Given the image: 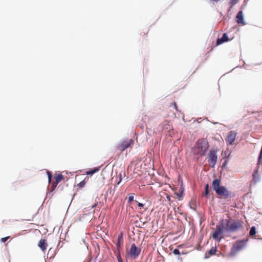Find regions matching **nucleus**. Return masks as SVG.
Returning <instances> with one entry per match:
<instances>
[{
	"instance_id": "obj_36",
	"label": "nucleus",
	"mask_w": 262,
	"mask_h": 262,
	"mask_svg": "<svg viewBox=\"0 0 262 262\" xmlns=\"http://www.w3.org/2000/svg\"><path fill=\"white\" fill-rule=\"evenodd\" d=\"M136 202L138 203V204H137L138 206L140 208H143L144 206V204L140 203V202H138L137 201H136Z\"/></svg>"
},
{
	"instance_id": "obj_33",
	"label": "nucleus",
	"mask_w": 262,
	"mask_h": 262,
	"mask_svg": "<svg viewBox=\"0 0 262 262\" xmlns=\"http://www.w3.org/2000/svg\"><path fill=\"white\" fill-rule=\"evenodd\" d=\"M228 162H229V159H225L224 162H223V163L222 164V167L223 168L226 167Z\"/></svg>"
},
{
	"instance_id": "obj_44",
	"label": "nucleus",
	"mask_w": 262,
	"mask_h": 262,
	"mask_svg": "<svg viewBox=\"0 0 262 262\" xmlns=\"http://www.w3.org/2000/svg\"><path fill=\"white\" fill-rule=\"evenodd\" d=\"M121 180H122V178H120V180H119V182H118V184H119V183L120 182V181H121Z\"/></svg>"
},
{
	"instance_id": "obj_5",
	"label": "nucleus",
	"mask_w": 262,
	"mask_h": 262,
	"mask_svg": "<svg viewBox=\"0 0 262 262\" xmlns=\"http://www.w3.org/2000/svg\"><path fill=\"white\" fill-rule=\"evenodd\" d=\"M207 158L210 167H214L217 161V150L213 149L209 150Z\"/></svg>"
},
{
	"instance_id": "obj_2",
	"label": "nucleus",
	"mask_w": 262,
	"mask_h": 262,
	"mask_svg": "<svg viewBox=\"0 0 262 262\" xmlns=\"http://www.w3.org/2000/svg\"><path fill=\"white\" fill-rule=\"evenodd\" d=\"M212 190L221 199H228L234 198L235 193L228 190V188L221 185V180L220 178H215L212 181Z\"/></svg>"
},
{
	"instance_id": "obj_13",
	"label": "nucleus",
	"mask_w": 262,
	"mask_h": 262,
	"mask_svg": "<svg viewBox=\"0 0 262 262\" xmlns=\"http://www.w3.org/2000/svg\"><path fill=\"white\" fill-rule=\"evenodd\" d=\"M37 245L41 251L44 252L47 249L48 246L47 239L45 238L40 239Z\"/></svg>"
},
{
	"instance_id": "obj_34",
	"label": "nucleus",
	"mask_w": 262,
	"mask_h": 262,
	"mask_svg": "<svg viewBox=\"0 0 262 262\" xmlns=\"http://www.w3.org/2000/svg\"><path fill=\"white\" fill-rule=\"evenodd\" d=\"M10 238V236H6L5 237H2L1 238L0 241L2 243H5L6 242L9 238Z\"/></svg>"
},
{
	"instance_id": "obj_45",
	"label": "nucleus",
	"mask_w": 262,
	"mask_h": 262,
	"mask_svg": "<svg viewBox=\"0 0 262 262\" xmlns=\"http://www.w3.org/2000/svg\"><path fill=\"white\" fill-rule=\"evenodd\" d=\"M107 193H108V192H110V193H111V190H107Z\"/></svg>"
},
{
	"instance_id": "obj_47",
	"label": "nucleus",
	"mask_w": 262,
	"mask_h": 262,
	"mask_svg": "<svg viewBox=\"0 0 262 262\" xmlns=\"http://www.w3.org/2000/svg\"><path fill=\"white\" fill-rule=\"evenodd\" d=\"M148 216H146V220H148Z\"/></svg>"
},
{
	"instance_id": "obj_28",
	"label": "nucleus",
	"mask_w": 262,
	"mask_h": 262,
	"mask_svg": "<svg viewBox=\"0 0 262 262\" xmlns=\"http://www.w3.org/2000/svg\"><path fill=\"white\" fill-rule=\"evenodd\" d=\"M85 181L84 180H82L78 184L77 186L79 188H83L85 185Z\"/></svg>"
},
{
	"instance_id": "obj_19",
	"label": "nucleus",
	"mask_w": 262,
	"mask_h": 262,
	"mask_svg": "<svg viewBox=\"0 0 262 262\" xmlns=\"http://www.w3.org/2000/svg\"><path fill=\"white\" fill-rule=\"evenodd\" d=\"M56 254V252L55 250L52 248H50L47 254V257H49L50 259H53L55 257Z\"/></svg>"
},
{
	"instance_id": "obj_40",
	"label": "nucleus",
	"mask_w": 262,
	"mask_h": 262,
	"mask_svg": "<svg viewBox=\"0 0 262 262\" xmlns=\"http://www.w3.org/2000/svg\"><path fill=\"white\" fill-rule=\"evenodd\" d=\"M146 223H147V221L143 222L142 223V226H144V225L146 224Z\"/></svg>"
},
{
	"instance_id": "obj_48",
	"label": "nucleus",
	"mask_w": 262,
	"mask_h": 262,
	"mask_svg": "<svg viewBox=\"0 0 262 262\" xmlns=\"http://www.w3.org/2000/svg\"><path fill=\"white\" fill-rule=\"evenodd\" d=\"M217 122H215V123H214V124H217Z\"/></svg>"
},
{
	"instance_id": "obj_46",
	"label": "nucleus",
	"mask_w": 262,
	"mask_h": 262,
	"mask_svg": "<svg viewBox=\"0 0 262 262\" xmlns=\"http://www.w3.org/2000/svg\"><path fill=\"white\" fill-rule=\"evenodd\" d=\"M97 203L95 204V205H94L92 207L94 208L95 207L96 205H97Z\"/></svg>"
},
{
	"instance_id": "obj_43",
	"label": "nucleus",
	"mask_w": 262,
	"mask_h": 262,
	"mask_svg": "<svg viewBox=\"0 0 262 262\" xmlns=\"http://www.w3.org/2000/svg\"><path fill=\"white\" fill-rule=\"evenodd\" d=\"M137 227L140 228H143V227L142 225H139Z\"/></svg>"
},
{
	"instance_id": "obj_22",
	"label": "nucleus",
	"mask_w": 262,
	"mask_h": 262,
	"mask_svg": "<svg viewBox=\"0 0 262 262\" xmlns=\"http://www.w3.org/2000/svg\"><path fill=\"white\" fill-rule=\"evenodd\" d=\"M47 176H48V182H49V183H51V182L54 181L53 180L54 179V177H53L52 172L51 171L47 170Z\"/></svg>"
},
{
	"instance_id": "obj_25",
	"label": "nucleus",
	"mask_w": 262,
	"mask_h": 262,
	"mask_svg": "<svg viewBox=\"0 0 262 262\" xmlns=\"http://www.w3.org/2000/svg\"><path fill=\"white\" fill-rule=\"evenodd\" d=\"M257 233L256 228L255 226H252L250 229L249 234L251 236L255 235Z\"/></svg>"
},
{
	"instance_id": "obj_37",
	"label": "nucleus",
	"mask_w": 262,
	"mask_h": 262,
	"mask_svg": "<svg viewBox=\"0 0 262 262\" xmlns=\"http://www.w3.org/2000/svg\"><path fill=\"white\" fill-rule=\"evenodd\" d=\"M63 186H64V185L60 184L57 188V190L59 189L60 191H61L63 188Z\"/></svg>"
},
{
	"instance_id": "obj_27",
	"label": "nucleus",
	"mask_w": 262,
	"mask_h": 262,
	"mask_svg": "<svg viewBox=\"0 0 262 262\" xmlns=\"http://www.w3.org/2000/svg\"><path fill=\"white\" fill-rule=\"evenodd\" d=\"M57 187V185H55L54 184V186H53V188H50V187H48V191L47 192V196L50 194L51 192H52L54 189H55V188Z\"/></svg>"
},
{
	"instance_id": "obj_8",
	"label": "nucleus",
	"mask_w": 262,
	"mask_h": 262,
	"mask_svg": "<svg viewBox=\"0 0 262 262\" xmlns=\"http://www.w3.org/2000/svg\"><path fill=\"white\" fill-rule=\"evenodd\" d=\"M235 19V21L238 24L242 25V26H245L247 24L244 19V16L242 10L239 11L236 14Z\"/></svg>"
},
{
	"instance_id": "obj_6",
	"label": "nucleus",
	"mask_w": 262,
	"mask_h": 262,
	"mask_svg": "<svg viewBox=\"0 0 262 262\" xmlns=\"http://www.w3.org/2000/svg\"><path fill=\"white\" fill-rule=\"evenodd\" d=\"M141 252V248L136 246L135 243H132L129 250V257L134 259L137 258Z\"/></svg>"
},
{
	"instance_id": "obj_12",
	"label": "nucleus",
	"mask_w": 262,
	"mask_h": 262,
	"mask_svg": "<svg viewBox=\"0 0 262 262\" xmlns=\"http://www.w3.org/2000/svg\"><path fill=\"white\" fill-rule=\"evenodd\" d=\"M124 243L123 233L120 232L118 235L117 239L115 242V245L116 247H120V246L123 247Z\"/></svg>"
},
{
	"instance_id": "obj_42",
	"label": "nucleus",
	"mask_w": 262,
	"mask_h": 262,
	"mask_svg": "<svg viewBox=\"0 0 262 262\" xmlns=\"http://www.w3.org/2000/svg\"><path fill=\"white\" fill-rule=\"evenodd\" d=\"M212 1L213 2H215L216 3H217V2H220L221 0H212Z\"/></svg>"
},
{
	"instance_id": "obj_38",
	"label": "nucleus",
	"mask_w": 262,
	"mask_h": 262,
	"mask_svg": "<svg viewBox=\"0 0 262 262\" xmlns=\"http://www.w3.org/2000/svg\"><path fill=\"white\" fill-rule=\"evenodd\" d=\"M49 185H50V188H53V186H54V181L51 182V183H49Z\"/></svg>"
},
{
	"instance_id": "obj_1",
	"label": "nucleus",
	"mask_w": 262,
	"mask_h": 262,
	"mask_svg": "<svg viewBox=\"0 0 262 262\" xmlns=\"http://www.w3.org/2000/svg\"><path fill=\"white\" fill-rule=\"evenodd\" d=\"M243 227V222L240 220L232 219H222L216 226L217 230L212 232V237L218 242L222 238L220 235L226 232H235Z\"/></svg>"
},
{
	"instance_id": "obj_24",
	"label": "nucleus",
	"mask_w": 262,
	"mask_h": 262,
	"mask_svg": "<svg viewBox=\"0 0 262 262\" xmlns=\"http://www.w3.org/2000/svg\"><path fill=\"white\" fill-rule=\"evenodd\" d=\"M239 0H230L228 3L229 6V9L228 10V12H230V9L233 7L234 5H235Z\"/></svg>"
},
{
	"instance_id": "obj_31",
	"label": "nucleus",
	"mask_w": 262,
	"mask_h": 262,
	"mask_svg": "<svg viewBox=\"0 0 262 262\" xmlns=\"http://www.w3.org/2000/svg\"><path fill=\"white\" fill-rule=\"evenodd\" d=\"M166 199L169 202V205H171V204L173 202V201L171 200V196L167 194H166Z\"/></svg>"
},
{
	"instance_id": "obj_18",
	"label": "nucleus",
	"mask_w": 262,
	"mask_h": 262,
	"mask_svg": "<svg viewBox=\"0 0 262 262\" xmlns=\"http://www.w3.org/2000/svg\"><path fill=\"white\" fill-rule=\"evenodd\" d=\"M54 178L55 180V181H54V184L57 186L58 183L63 180L64 176L60 173L55 174Z\"/></svg>"
},
{
	"instance_id": "obj_14",
	"label": "nucleus",
	"mask_w": 262,
	"mask_h": 262,
	"mask_svg": "<svg viewBox=\"0 0 262 262\" xmlns=\"http://www.w3.org/2000/svg\"><path fill=\"white\" fill-rule=\"evenodd\" d=\"M102 166V165L100 166L95 167H93L92 168H90L86 171V174L87 175L92 176L94 174H95V173L100 171Z\"/></svg>"
},
{
	"instance_id": "obj_21",
	"label": "nucleus",
	"mask_w": 262,
	"mask_h": 262,
	"mask_svg": "<svg viewBox=\"0 0 262 262\" xmlns=\"http://www.w3.org/2000/svg\"><path fill=\"white\" fill-rule=\"evenodd\" d=\"M197 205V201L196 199L193 201H190L189 203V206L190 209H192L194 211H196L195 206Z\"/></svg>"
},
{
	"instance_id": "obj_4",
	"label": "nucleus",
	"mask_w": 262,
	"mask_h": 262,
	"mask_svg": "<svg viewBox=\"0 0 262 262\" xmlns=\"http://www.w3.org/2000/svg\"><path fill=\"white\" fill-rule=\"evenodd\" d=\"M248 242L246 239H243L237 241L232 247L230 254L231 255H234L237 251L244 248Z\"/></svg>"
},
{
	"instance_id": "obj_16",
	"label": "nucleus",
	"mask_w": 262,
	"mask_h": 262,
	"mask_svg": "<svg viewBox=\"0 0 262 262\" xmlns=\"http://www.w3.org/2000/svg\"><path fill=\"white\" fill-rule=\"evenodd\" d=\"M258 168L255 169L252 174V180L254 181V183L256 184L259 182L260 181V178L258 174V168H259V166H257Z\"/></svg>"
},
{
	"instance_id": "obj_15",
	"label": "nucleus",
	"mask_w": 262,
	"mask_h": 262,
	"mask_svg": "<svg viewBox=\"0 0 262 262\" xmlns=\"http://www.w3.org/2000/svg\"><path fill=\"white\" fill-rule=\"evenodd\" d=\"M211 189L209 187V184H206L204 186V191L202 193V196L205 197L207 199L209 198L210 195Z\"/></svg>"
},
{
	"instance_id": "obj_26",
	"label": "nucleus",
	"mask_w": 262,
	"mask_h": 262,
	"mask_svg": "<svg viewBox=\"0 0 262 262\" xmlns=\"http://www.w3.org/2000/svg\"><path fill=\"white\" fill-rule=\"evenodd\" d=\"M57 187V185H55L54 184V186H53V188H50V187H48V191L47 192V196L50 194L51 192H52L54 189H55V188Z\"/></svg>"
},
{
	"instance_id": "obj_3",
	"label": "nucleus",
	"mask_w": 262,
	"mask_h": 262,
	"mask_svg": "<svg viewBox=\"0 0 262 262\" xmlns=\"http://www.w3.org/2000/svg\"><path fill=\"white\" fill-rule=\"evenodd\" d=\"M209 148V145L207 139L202 138L197 140L192 149L194 155L202 157L206 155Z\"/></svg>"
},
{
	"instance_id": "obj_11",
	"label": "nucleus",
	"mask_w": 262,
	"mask_h": 262,
	"mask_svg": "<svg viewBox=\"0 0 262 262\" xmlns=\"http://www.w3.org/2000/svg\"><path fill=\"white\" fill-rule=\"evenodd\" d=\"M185 189L183 186V183L180 186L179 192H175L174 194L177 196L178 200L179 201H182L183 199Z\"/></svg>"
},
{
	"instance_id": "obj_9",
	"label": "nucleus",
	"mask_w": 262,
	"mask_h": 262,
	"mask_svg": "<svg viewBox=\"0 0 262 262\" xmlns=\"http://www.w3.org/2000/svg\"><path fill=\"white\" fill-rule=\"evenodd\" d=\"M237 132L234 130L230 131L227 136L226 141L229 145H232L235 140Z\"/></svg>"
},
{
	"instance_id": "obj_30",
	"label": "nucleus",
	"mask_w": 262,
	"mask_h": 262,
	"mask_svg": "<svg viewBox=\"0 0 262 262\" xmlns=\"http://www.w3.org/2000/svg\"><path fill=\"white\" fill-rule=\"evenodd\" d=\"M248 1L249 0H244V1L243 4L241 6V10H243L246 7Z\"/></svg>"
},
{
	"instance_id": "obj_32",
	"label": "nucleus",
	"mask_w": 262,
	"mask_h": 262,
	"mask_svg": "<svg viewBox=\"0 0 262 262\" xmlns=\"http://www.w3.org/2000/svg\"><path fill=\"white\" fill-rule=\"evenodd\" d=\"M134 196L133 195H130L128 198V203H131L134 201Z\"/></svg>"
},
{
	"instance_id": "obj_41",
	"label": "nucleus",
	"mask_w": 262,
	"mask_h": 262,
	"mask_svg": "<svg viewBox=\"0 0 262 262\" xmlns=\"http://www.w3.org/2000/svg\"><path fill=\"white\" fill-rule=\"evenodd\" d=\"M174 106L175 108H176V110H177V104H176V102H174Z\"/></svg>"
},
{
	"instance_id": "obj_20",
	"label": "nucleus",
	"mask_w": 262,
	"mask_h": 262,
	"mask_svg": "<svg viewBox=\"0 0 262 262\" xmlns=\"http://www.w3.org/2000/svg\"><path fill=\"white\" fill-rule=\"evenodd\" d=\"M123 251V247L120 246V248L119 247H116L115 249H114V253L117 257V259H118V256L120 257V258L121 257V252Z\"/></svg>"
},
{
	"instance_id": "obj_39",
	"label": "nucleus",
	"mask_w": 262,
	"mask_h": 262,
	"mask_svg": "<svg viewBox=\"0 0 262 262\" xmlns=\"http://www.w3.org/2000/svg\"><path fill=\"white\" fill-rule=\"evenodd\" d=\"M117 260L118 262H123V260L122 258H120V257L118 256Z\"/></svg>"
},
{
	"instance_id": "obj_10",
	"label": "nucleus",
	"mask_w": 262,
	"mask_h": 262,
	"mask_svg": "<svg viewBox=\"0 0 262 262\" xmlns=\"http://www.w3.org/2000/svg\"><path fill=\"white\" fill-rule=\"evenodd\" d=\"M229 38L228 37V34L227 33H224L223 34L221 37H218L216 40V44L217 46L221 45L224 42L228 41L229 40Z\"/></svg>"
},
{
	"instance_id": "obj_17",
	"label": "nucleus",
	"mask_w": 262,
	"mask_h": 262,
	"mask_svg": "<svg viewBox=\"0 0 262 262\" xmlns=\"http://www.w3.org/2000/svg\"><path fill=\"white\" fill-rule=\"evenodd\" d=\"M217 251V247L216 246L212 247L208 251V255L207 254H206L205 255L204 258H208L210 256L215 255L216 254Z\"/></svg>"
},
{
	"instance_id": "obj_7",
	"label": "nucleus",
	"mask_w": 262,
	"mask_h": 262,
	"mask_svg": "<svg viewBox=\"0 0 262 262\" xmlns=\"http://www.w3.org/2000/svg\"><path fill=\"white\" fill-rule=\"evenodd\" d=\"M134 141L132 139H129L127 140H123L121 142V143L119 145L118 148H119V149L121 151H123L125 150H126L127 148L129 147L131 145L134 144Z\"/></svg>"
},
{
	"instance_id": "obj_29",
	"label": "nucleus",
	"mask_w": 262,
	"mask_h": 262,
	"mask_svg": "<svg viewBox=\"0 0 262 262\" xmlns=\"http://www.w3.org/2000/svg\"><path fill=\"white\" fill-rule=\"evenodd\" d=\"M172 253L173 254L176 255H180L181 254L180 251L178 248L174 249L172 251Z\"/></svg>"
},
{
	"instance_id": "obj_23",
	"label": "nucleus",
	"mask_w": 262,
	"mask_h": 262,
	"mask_svg": "<svg viewBox=\"0 0 262 262\" xmlns=\"http://www.w3.org/2000/svg\"><path fill=\"white\" fill-rule=\"evenodd\" d=\"M261 163H262V149L260 148V151L258 154V158H257V166L260 165Z\"/></svg>"
},
{
	"instance_id": "obj_35",
	"label": "nucleus",
	"mask_w": 262,
	"mask_h": 262,
	"mask_svg": "<svg viewBox=\"0 0 262 262\" xmlns=\"http://www.w3.org/2000/svg\"><path fill=\"white\" fill-rule=\"evenodd\" d=\"M81 241L83 242V243L85 245V247L87 249H88V246H89V244L88 243L86 242L85 241V238H82Z\"/></svg>"
}]
</instances>
